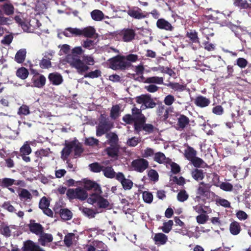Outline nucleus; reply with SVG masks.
Instances as JSON below:
<instances>
[{
  "label": "nucleus",
  "mask_w": 251,
  "mask_h": 251,
  "mask_svg": "<svg viewBox=\"0 0 251 251\" xmlns=\"http://www.w3.org/2000/svg\"><path fill=\"white\" fill-rule=\"evenodd\" d=\"M84 52V50L82 47H75L72 50L71 53L68 54L65 58L66 61L72 67L75 68L79 73L85 72L89 69V67L81 60L79 57V56L82 55Z\"/></svg>",
  "instance_id": "nucleus-1"
},
{
  "label": "nucleus",
  "mask_w": 251,
  "mask_h": 251,
  "mask_svg": "<svg viewBox=\"0 0 251 251\" xmlns=\"http://www.w3.org/2000/svg\"><path fill=\"white\" fill-rule=\"evenodd\" d=\"M110 68L113 70L125 69L129 65V62L121 56H117L108 60Z\"/></svg>",
  "instance_id": "nucleus-2"
},
{
  "label": "nucleus",
  "mask_w": 251,
  "mask_h": 251,
  "mask_svg": "<svg viewBox=\"0 0 251 251\" xmlns=\"http://www.w3.org/2000/svg\"><path fill=\"white\" fill-rule=\"evenodd\" d=\"M101 193H93L87 199V202L100 208H106L109 204L108 201L100 196Z\"/></svg>",
  "instance_id": "nucleus-3"
},
{
  "label": "nucleus",
  "mask_w": 251,
  "mask_h": 251,
  "mask_svg": "<svg viewBox=\"0 0 251 251\" xmlns=\"http://www.w3.org/2000/svg\"><path fill=\"white\" fill-rule=\"evenodd\" d=\"M136 101L138 103L142 104L141 108L143 109L152 108L156 106V103L150 95H142L137 97Z\"/></svg>",
  "instance_id": "nucleus-4"
},
{
  "label": "nucleus",
  "mask_w": 251,
  "mask_h": 251,
  "mask_svg": "<svg viewBox=\"0 0 251 251\" xmlns=\"http://www.w3.org/2000/svg\"><path fill=\"white\" fill-rule=\"evenodd\" d=\"M112 124L109 121L105 119H102L100 121L99 125L97 126L96 135L100 136L110 129Z\"/></svg>",
  "instance_id": "nucleus-5"
},
{
  "label": "nucleus",
  "mask_w": 251,
  "mask_h": 251,
  "mask_svg": "<svg viewBox=\"0 0 251 251\" xmlns=\"http://www.w3.org/2000/svg\"><path fill=\"white\" fill-rule=\"evenodd\" d=\"M133 170L138 172H143L149 166L148 161L143 158L134 160L131 163Z\"/></svg>",
  "instance_id": "nucleus-6"
},
{
  "label": "nucleus",
  "mask_w": 251,
  "mask_h": 251,
  "mask_svg": "<svg viewBox=\"0 0 251 251\" xmlns=\"http://www.w3.org/2000/svg\"><path fill=\"white\" fill-rule=\"evenodd\" d=\"M116 179L120 181L125 190H130L133 186V182L131 180L126 178L124 175L121 172L117 173Z\"/></svg>",
  "instance_id": "nucleus-7"
},
{
  "label": "nucleus",
  "mask_w": 251,
  "mask_h": 251,
  "mask_svg": "<svg viewBox=\"0 0 251 251\" xmlns=\"http://www.w3.org/2000/svg\"><path fill=\"white\" fill-rule=\"evenodd\" d=\"M135 33L133 30L126 29L121 31L119 36L124 42H128L132 41L135 37Z\"/></svg>",
  "instance_id": "nucleus-8"
},
{
  "label": "nucleus",
  "mask_w": 251,
  "mask_h": 251,
  "mask_svg": "<svg viewBox=\"0 0 251 251\" xmlns=\"http://www.w3.org/2000/svg\"><path fill=\"white\" fill-rule=\"evenodd\" d=\"M176 129L182 130L186 128L189 124V119L184 115H179L177 119Z\"/></svg>",
  "instance_id": "nucleus-9"
},
{
  "label": "nucleus",
  "mask_w": 251,
  "mask_h": 251,
  "mask_svg": "<svg viewBox=\"0 0 251 251\" xmlns=\"http://www.w3.org/2000/svg\"><path fill=\"white\" fill-rule=\"evenodd\" d=\"M132 115L135 122H138L140 124H144L146 122V118L141 113V109L136 107L132 109Z\"/></svg>",
  "instance_id": "nucleus-10"
},
{
  "label": "nucleus",
  "mask_w": 251,
  "mask_h": 251,
  "mask_svg": "<svg viewBox=\"0 0 251 251\" xmlns=\"http://www.w3.org/2000/svg\"><path fill=\"white\" fill-rule=\"evenodd\" d=\"M33 86L37 88H42L45 84L46 77L42 75L34 76L32 79Z\"/></svg>",
  "instance_id": "nucleus-11"
},
{
  "label": "nucleus",
  "mask_w": 251,
  "mask_h": 251,
  "mask_svg": "<svg viewBox=\"0 0 251 251\" xmlns=\"http://www.w3.org/2000/svg\"><path fill=\"white\" fill-rule=\"evenodd\" d=\"M84 187L88 190H93L94 193H101V190L100 186L94 181L88 180L85 182Z\"/></svg>",
  "instance_id": "nucleus-12"
},
{
  "label": "nucleus",
  "mask_w": 251,
  "mask_h": 251,
  "mask_svg": "<svg viewBox=\"0 0 251 251\" xmlns=\"http://www.w3.org/2000/svg\"><path fill=\"white\" fill-rule=\"evenodd\" d=\"M63 34L66 37L80 36L82 35V31L80 28L68 27L65 29Z\"/></svg>",
  "instance_id": "nucleus-13"
},
{
  "label": "nucleus",
  "mask_w": 251,
  "mask_h": 251,
  "mask_svg": "<svg viewBox=\"0 0 251 251\" xmlns=\"http://www.w3.org/2000/svg\"><path fill=\"white\" fill-rule=\"evenodd\" d=\"M24 251H45L38 245L31 241H28L24 244Z\"/></svg>",
  "instance_id": "nucleus-14"
},
{
  "label": "nucleus",
  "mask_w": 251,
  "mask_h": 251,
  "mask_svg": "<svg viewBox=\"0 0 251 251\" xmlns=\"http://www.w3.org/2000/svg\"><path fill=\"white\" fill-rule=\"evenodd\" d=\"M144 68L141 65H138L135 67V74L132 75V77L134 79L140 82L143 81L144 77L143 76V72Z\"/></svg>",
  "instance_id": "nucleus-15"
},
{
  "label": "nucleus",
  "mask_w": 251,
  "mask_h": 251,
  "mask_svg": "<svg viewBox=\"0 0 251 251\" xmlns=\"http://www.w3.org/2000/svg\"><path fill=\"white\" fill-rule=\"evenodd\" d=\"M156 26L160 29L172 31L173 29L171 24L164 19H158L156 22Z\"/></svg>",
  "instance_id": "nucleus-16"
},
{
  "label": "nucleus",
  "mask_w": 251,
  "mask_h": 251,
  "mask_svg": "<svg viewBox=\"0 0 251 251\" xmlns=\"http://www.w3.org/2000/svg\"><path fill=\"white\" fill-rule=\"evenodd\" d=\"M29 227L31 232L39 236L44 231V227L41 225L35 222H31L29 225Z\"/></svg>",
  "instance_id": "nucleus-17"
},
{
  "label": "nucleus",
  "mask_w": 251,
  "mask_h": 251,
  "mask_svg": "<svg viewBox=\"0 0 251 251\" xmlns=\"http://www.w3.org/2000/svg\"><path fill=\"white\" fill-rule=\"evenodd\" d=\"M50 82L53 85H58L62 83L63 78L61 75L57 73H51L49 75Z\"/></svg>",
  "instance_id": "nucleus-18"
},
{
  "label": "nucleus",
  "mask_w": 251,
  "mask_h": 251,
  "mask_svg": "<svg viewBox=\"0 0 251 251\" xmlns=\"http://www.w3.org/2000/svg\"><path fill=\"white\" fill-rule=\"evenodd\" d=\"M73 149V143L72 142L65 144V146L61 151V158L66 160Z\"/></svg>",
  "instance_id": "nucleus-19"
},
{
  "label": "nucleus",
  "mask_w": 251,
  "mask_h": 251,
  "mask_svg": "<svg viewBox=\"0 0 251 251\" xmlns=\"http://www.w3.org/2000/svg\"><path fill=\"white\" fill-rule=\"evenodd\" d=\"M38 239L39 242L43 246H45L47 243L51 242L53 240V237L51 234L44 233V231L42 232L39 235Z\"/></svg>",
  "instance_id": "nucleus-20"
},
{
  "label": "nucleus",
  "mask_w": 251,
  "mask_h": 251,
  "mask_svg": "<svg viewBox=\"0 0 251 251\" xmlns=\"http://www.w3.org/2000/svg\"><path fill=\"white\" fill-rule=\"evenodd\" d=\"M91 16L95 21H100L104 19L109 18L108 16H105L101 11L98 9L92 11L91 12Z\"/></svg>",
  "instance_id": "nucleus-21"
},
{
  "label": "nucleus",
  "mask_w": 251,
  "mask_h": 251,
  "mask_svg": "<svg viewBox=\"0 0 251 251\" xmlns=\"http://www.w3.org/2000/svg\"><path fill=\"white\" fill-rule=\"evenodd\" d=\"M210 102V100L202 96L197 97L195 100V104L201 107L207 106Z\"/></svg>",
  "instance_id": "nucleus-22"
},
{
  "label": "nucleus",
  "mask_w": 251,
  "mask_h": 251,
  "mask_svg": "<svg viewBox=\"0 0 251 251\" xmlns=\"http://www.w3.org/2000/svg\"><path fill=\"white\" fill-rule=\"evenodd\" d=\"M30 23H31V24L28 21H25L20 23V25L25 31L28 32H32L33 29L31 28V27H35V26L33 25L32 24L34 23L37 24L38 21L36 19H33L32 21H30Z\"/></svg>",
  "instance_id": "nucleus-23"
},
{
  "label": "nucleus",
  "mask_w": 251,
  "mask_h": 251,
  "mask_svg": "<svg viewBox=\"0 0 251 251\" xmlns=\"http://www.w3.org/2000/svg\"><path fill=\"white\" fill-rule=\"evenodd\" d=\"M184 155L187 159L191 161L196 156L197 151L188 146L184 151Z\"/></svg>",
  "instance_id": "nucleus-24"
},
{
  "label": "nucleus",
  "mask_w": 251,
  "mask_h": 251,
  "mask_svg": "<svg viewBox=\"0 0 251 251\" xmlns=\"http://www.w3.org/2000/svg\"><path fill=\"white\" fill-rule=\"evenodd\" d=\"M19 196L21 200L29 202L32 199L31 193L25 189H21L19 192Z\"/></svg>",
  "instance_id": "nucleus-25"
},
{
  "label": "nucleus",
  "mask_w": 251,
  "mask_h": 251,
  "mask_svg": "<svg viewBox=\"0 0 251 251\" xmlns=\"http://www.w3.org/2000/svg\"><path fill=\"white\" fill-rule=\"evenodd\" d=\"M154 160L158 163H167L170 161V159L166 157L165 154L161 152H158L154 154Z\"/></svg>",
  "instance_id": "nucleus-26"
},
{
  "label": "nucleus",
  "mask_w": 251,
  "mask_h": 251,
  "mask_svg": "<svg viewBox=\"0 0 251 251\" xmlns=\"http://www.w3.org/2000/svg\"><path fill=\"white\" fill-rule=\"evenodd\" d=\"M102 172L104 176L109 178H113L115 177L116 178V175L117 173L114 171V169L111 166H107L103 167Z\"/></svg>",
  "instance_id": "nucleus-27"
},
{
  "label": "nucleus",
  "mask_w": 251,
  "mask_h": 251,
  "mask_svg": "<svg viewBox=\"0 0 251 251\" xmlns=\"http://www.w3.org/2000/svg\"><path fill=\"white\" fill-rule=\"evenodd\" d=\"M82 35L85 37L91 38L96 33L95 28L92 26H88L81 29Z\"/></svg>",
  "instance_id": "nucleus-28"
},
{
  "label": "nucleus",
  "mask_w": 251,
  "mask_h": 251,
  "mask_svg": "<svg viewBox=\"0 0 251 251\" xmlns=\"http://www.w3.org/2000/svg\"><path fill=\"white\" fill-rule=\"evenodd\" d=\"M26 53L25 49L20 50L15 55V59L16 61L19 63L23 62L25 60Z\"/></svg>",
  "instance_id": "nucleus-29"
},
{
  "label": "nucleus",
  "mask_w": 251,
  "mask_h": 251,
  "mask_svg": "<svg viewBox=\"0 0 251 251\" xmlns=\"http://www.w3.org/2000/svg\"><path fill=\"white\" fill-rule=\"evenodd\" d=\"M108 143L111 146H116L118 141V136L114 133L110 132L106 135Z\"/></svg>",
  "instance_id": "nucleus-30"
},
{
  "label": "nucleus",
  "mask_w": 251,
  "mask_h": 251,
  "mask_svg": "<svg viewBox=\"0 0 251 251\" xmlns=\"http://www.w3.org/2000/svg\"><path fill=\"white\" fill-rule=\"evenodd\" d=\"M191 175L197 181L201 180L204 178L203 171L202 170L195 169L192 171Z\"/></svg>",
  "instance_id": "nucleus-31"
},
{
  "label": "nucleus",
  "mask_w": 251,
  "mask_h": 251,
  "mask_svg": "<svg viewBox=\"0 0 251 251\" xmlns=\"http://www.w3.org/2000/svg\"><path fill=\"white\" fill-rule=\"evenodd\" d=\"M230 233L234 235L238 234L241 230L239 224L237 222H234L230 224L229 227Z\"/></svg>",
  "instance_id": "nucleus-32"
},
{
  "label": "nucleus",
  "mask_w": 251,
  "mask_h": 251,
  "mask_svg": "<svg viewBox=\"0 0 251 251\" xmlns=\"http://www.w3.org/2000/svg\"><path fill=\"white\" fill-rule=\"evenodd\" d=\"M209 184H205L204 182H201L199 184V186L197 189V194L201 196L204 195L205 193L209 191Z\"/></svg>",
  "instance_id": "nucleus-33"
},
{
  "label": "nucleus",
  "mask_w": 251,
  "mask_h": 251,
  "mask_svg": "<svg viewBox=\"0 0 251 251\" xmlns=\"http://www.w3.org/2000/svg\"><path fill=\"white\" fill-rule=\"evenodd\" d=\"M73 149L75 151V157L79 156L81 153L83 152V150L81 144L76 141H73Z\"/></svg>",
  "instance_id": "nucleus-34"
},
{
  "label": "nucleus",
  "mask_w": 251,
  "mask_h": 251,
  "mask_svg": "<svg viewBox=\"0 0 251 251\" xmlns=\"http://www.w3.org/2000/svg\"><path fill=\"white\" fill-rule=\"evenodd\" d=\"M145 82L150 84H162L163 83V78L159 76L150 77L147 78Z\"/></svg>",
  "instance_id": "nucleus-35"
},
{
  "label": "nucleus",
  "mask_w": 251,
  "mask_h": 251,
  "mask_svg": "<svg viewBox=\"0 0 251 251\" xmlns=\"http://www.w3.org/2000/svg\"><path fill=\"white\" fill-rule=\"evenodd\" d=\"M21 181H16L15 179L9 178H4L1 181L2 185L7 187L13 184L20 185Z\"/></svg>",
  "instance_id": "nucleus-36"
},
{
  "label": "nucleus",
  "mask_w": 251,
  "mask_h": 251,
  "mask_svg": "<svg viewBox=\"0 0 251 251\" xmlns=\"http://www.w3.org/2000/svg\"><path fill=\"white\" fill-rule=\"evenodd\" d=\"M167 236L162 233L156 234L154 238V240L156 242L162 245L165 244L167 242Z\"/></svg>",
  "instance_id": "nucleus-37"
},
{
  "label": "nucleus",
  "mask_w": 251,
  "mask_h": 251,
  "mask_svg": "<svg viewBox=\"0 0 251 251\" xmlns=\"http://www.w3.org/2000/svg\"><path fill=\"white\" fill-rule=\"evenodd\" d=\"M186 36L189 38L193 43H198L200 44V41L197 33L195 30H190V31H188L186 34Z\"/></svg>",
  "instance_id": "nucleus-38"
},
{
  "label": "nucleus",
  "mask_w": 251,
  "mask_h": 251,
  "mask_svg": "<svg viewBox=\"0 0 251 251\" xmlns=\"http://www.w3.org/2000/svg\"><path fill=\"white\" fill-rule=\"evenodd\" d=\"M120 106L118 105H114L110 111V117L115 120L120 116Z\"/></svg>",
  "instance_id": "nucleus-39"
},
{
  "label": "nucleus",
  "mask_w": 251,
  "mask_h": 251,
  "mask_svg": "<svg viewBox=\"0 0 251 251\" xmlns=\"http://www.w3.org/2000/svg\"><path fill=\"white\" fill-rule=\"evenodd\" d=\"M21 155H29L31 152V149L28 141L24 143L20 150Z\"/></svg>",
  "instance_id": "nucleus-40"
},
{
  "label": "nucleus",
  "mask_w": 251,
  "mask_h": 251,
  "mask_svg": "<svg viewBox=\"0 0 251 251\" xmlns=\"http://www.w3.org/2000/svg\"><path fill=\"white\" fill-rule=\"evenodd\" d=\"M107 154L113 158L116 157L118 156L119 150L116 146H111L106 150Z\"/></svg>",
  "instance_id": "nucleus-41"
},
{
  "label": "nucleus",
  "mask_w": 251,
  "mask_h": 251,
  "mask_svg": "<svg viewBox=\"0 0 251 251\" xmlns=\"http://www.w3.org/2000/svg\"><path fill=\"white\" fill-rule=\"evenodd\" d=\"M79 210L81 212L86 216L89 218H94L96 213L92 209L86 208L84 207H81L79 208Z\"/></svg>",
  "instance_id": "nucleus-42"
},
{
  "label": "nucleus",
  "mask_w": 251,
  "mask_h": 251,
  "mask_svg": "<svg viewBox=\"0 0 251 251\" xmlns=\"http://www.w3.org/2000/svg\"><path fill=\"white\" fill-rule=\"evenodd\" d=\"M128 14L130 16L138 19L145 17V15L141 12L140 9L130 10L128 12Z\"/></svg>",
  "instance_id": "nucleus-43"
},
{
  "label": "nucleus",
  "mask_w": 251,
  "mask_h": 251,
  "mask_svg": "<svg viewBox=\"0 0 251 251\" xmlns=\"http://www.w3.org/2000/svg\"><path fill=\"white\" fill-rule=\"evenodd\" d=\"M60 215L61 218L64 220H69L72 217V213L67 209H61L60 211Z\"/></svg>",
  "instance_id": "nucleus-44"
},
{
  "label": "nucleus",
  "mask_w": 251,
  "mask_h": 251,
  "mask_svg": "<svg viewBox=\"0 0 251 251\" xmlns=\"http://www.w3.org/2000/svg\"><path fill=\"white\" fill-rule=\"evenodd\" d=\"M75 236L74 233H68L65 236L64 243L67 247H70L73 244V241H75Z\"/></svg>",
  "instance_id": "nucleus-45"
},
{
  "label": "nucleus",
  "mask_w": 251,
  "mask_h": 251,
  "mask_svg": "<svg viewBox=\"0 0 251 251\" xmlns=\"http://www.w3.org/2000/svg\"><path fill=\"white\" fill-rule=\"evenodd\" d=\"M87 197L88 194L85 190L81 188H76V199L84 200Z\"/></svg>",
  "instance_id": "nucleus-46"
},
{
  "label": "nucleus",
  "mask_w": 251,
  "mask_h": 251,
  "mask_svg": "<svg viewBox=\"0 0 251 251\" xmlns=\"http://www.w3.org/2000/svg\"><path fill=\"white\" fill-rule=\"evenodd\" d=\"M2 9L6 15H11L14 13V7L10 3H5L2 5Z\"/></svg>",
  "instance_id": "nucleus-47"
},
{
  "label": "nucleus",
  "mask_w": 251,
  "mask_h": 251,
  "mask_svg": "<svg viewBox=\"0 0 251 251\" xmlns=\"http://www.w3.org/2000/svg\"><path fill=\"white\" fill-rule=\"evenodd\" d=\"M17 75L22 79H25L28 75V72L25 68L22 67L17 71Z\"/></svg>",
  "instance_id": "nucleus-48"
},
{
  "label": "nucleus",
  "mask_w": 251,
  "mask_h": 251,
  "mask_svg": "<svg viewBox=\"0 0 251 251\" xmlns=\"http://www.w3.org/2000/svg\"><path fill=\"white\" fill-rule=\"evenodd\" d=\"M233 4L241 8H247L249 7V4L246 0H234Z\"/></svg>",
  "instance_id": "nucleus-49"
},
{
  "label": "nucleus",
  "mask_w": 251,
  "mask_h": 251,
  "mask_svg": "<svg viewBox=\"0 0 251 251\" xmlns=\"http://www.w3.org/2000/svg\"><path fill=\"white\" fill-rule=\"evenodd\" d=\"M191 162L195 167H202L205 165V162L202 159L197 157L196 156L191 161Z\"/></svg>",
  "instance_id": "nucleus-50"
},
{
  "label": "nucleus",
  "mask_w": 251,
  "mask_h": 251,
  "mask_svg": "<svg viewBox=\"0 0 251 251\" xmlns=\"http://www.w3.org/2000/svg\"><path fill=\"white\" fill-rule=\"evenodd\" d=\"M157 113L158 116H161L162 114V117L164 120H166L168 118V111L167 109H165L163 106H158Z\"/></svg>",
  "instance_id": "nucleus-51"
},
{
  "label": "nucleus",
  "mask_w": 251,
  "mask_h": 251,
  "mask_svg": "<svg viewBox=\"0 0 251 251\" xmlns=\"http://www.w3.org/2000/svg\"><path fill=\"white\" fill-rule=\"evenodd\" d=\"M188 195L184 190L180 191L177 194V199L179 201L184 202L188 198Z\"/></svg>",
  "instance_id": "nucleus-52"
},
{
  "label": "nucleus",
  "mask_w": 251,
  "mask_h": 251,
  "mask_svg": "<svg viewBox=\"0 0 251 251\" xmlns=\"http://www.w3.org/2000/svg\"><path fill=\"white\" fill-rule=\"evenodd\" d=\"M208 219V216L205 214L204 213L200 214L196 217L197 223L199 224H204Z\"/></svg>",
  "instance_id": "nucleus-53"
},
{
  "label": "nucleus",
  "mask_w": 251,
  "mask_h": 251,
  "mask_svg": "<svg viewBox=\"0 0 251 251\" xmlns=\"http://www.w3.org/2000/svg\"><path fill=\"white\" fill-rule=\"evenodd\" d=\"M82 46L85 49L91 50L94 48L95 43L94 41L91 40L87 39L83 41L82 43Z\"/></svg>",
  "instance_id": "nucleus-54"
},
{
  "label": "nucleus",
  "mask_w": 251,
  "mask_h": 251,
  "mask_svg": "<svg viewBox=\"0 0 251 251\" xmlns=\"http://www.w3.org/2000/svg\"><path fill=\"white\" fill-rule=\"evenodd\" d=\"M91 170L95 173H99L102 171L103 166L98 163H94L89 165Z\"/></svg>",
  "instance_id": "nucleus-55"
},
{
  "label": "nucleus",
  "mask_w": 251,
  "mask_h": 251,
  "mask_svg": "<svg viewBox=\"0 0 251 251\" xmlns=\"http://www.w3.org/2000/svg\"><path fill=\"white\" fill-rule=\"evenodd\" d=\"M173 225V221L172 220H169L167 222L164 223L162 228L163 231L165 233H169L171 230Z\"/></svg>",
  "instance_id": "nucleus-56"
},
{
  "label": "nucleus",
  "mask_w": 251,
  "mask_h": 251,
  "mask_svg": "<svg viewBox=\"0 0 251 251\" xmlns=\"http://www.w3.org/2000/svg\"><path fill=\"white\" fill-rule=\"evenodd\" d=\"M30 111L28 106L26 105H22L18 110V114L20 115H27L29 114Z\"/></svg>",
  "instance_id": "nucleus-57"
},
{
  "label": "nucleus",
  "mask_w": 251,
  "mask_h": 251,
  "mask_svg": "<svg viewBox=\"0 0 251 251\" xmlns=\"http://www.w3.org/2000/svg\"><path fill=\"white\" fill-rule=\"evenodd\" d=\"M101 72L99 70H96L94 71L89 72L84 75L85 77H90L91 78H94L98 77L100 76Z\"/></svg>",
  "instance_id": "nucleus-58"
},
{
  "label": "nucleus",
  "mask_w": 251,
  "mask_h": 251,
  "mask_svg": "<svg viewBox=\"0 0 251 251\" xmlns=\"http://www.w3.org/2000/svg\"><path fill=\"white\" fill-rule=\"evenodd\" d=\"M143 198L145 202L150 203L152 201L153 196L151 193L146 191L143 193Z\"/></svg>",
  "instance_id": "nucleus-59"
},
{
  "label": "nucleus",
  "mask_w": 251,
  "mask_h": 251,
  "mask_svg": "<svg viewBox=\"0 0 251 251\" xmlns=\"http://www.w3.org/2000/svg\"><path fill=\"white\" fill-rule=\"evenodd\" d=\"M148 176L152 181H157L158 179L157 172L154 170L151 169L148 172Z\"/></svg>",
  "instance_id": "nucleus-60"
},
{
  "label": "nucleus",
  "mask_w": 251,
  "mask_h": 251,
  "mask_svg": "<svg viewBox=\"0 0 251 251\" xmlns=\"http://www.w3.org/2000/svg\"><path fill=\"white\" fill-rule=\"evenodd\" d=\"M10 22H11L10 18L4 17L3 14L0 10V25H6L9 24Z\"/></svg>",
  "instance_id": "nucleus-61"
},
{
  "label": "nucleus",
  "mask_w": 251,
  "mask_h": 251,
  "mask_svg": "<svg viewBox=\"0 0 251 251\" xmlns=\"http://www.w3.org/2000/svg\"><path fill=\"white\" fill-rule=\"evenodd\" d=\"M50 205L49 201L46 197H43L39 202V207L41 209H44L46 208H48Z\"/></svg>",
  "instance_id": "nucleus-62"
},
{
  "label": "nucleus",
  "mask_w": 251,
  "mask_h": 251,
  "mask_svg": "<svg viewBox=\"0 0 251 251\" xmlns=\"http://www.w3.org/2000/svg\"><path fill=\"white\" fill-rule=\"evenodd\" d=\"M99 142V140L94 137H89L86 138L85 141V143L89 146L97 145Z\"/></svg>",
  "instance_id": "nucleus-63"
},
{
  "label": "nucleus",
  "mask_w": 251,
  "mask_h": 251,
  "mask_svg": "<svg viewBox=\"0 0 251 251\" xmlns=\"http://www.w3.org/2000/svg\"><path fill=\"white\" fill-rule=\"evenodd\" d=\"M142 154L144 157L147 158L152 156L154 154V151L152 149L148 148L142 151Z\"/></svg>",
  "instance_id": "nucleus-64"
}]
</instances>
